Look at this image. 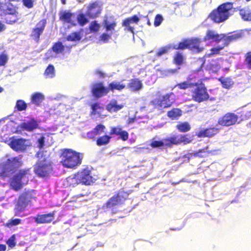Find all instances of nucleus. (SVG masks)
Returning <instances> with one entry per match:
<instances>
[{"mask_svg": "<svg viewBox=\"0 0 251 251\" xmlns=\"http://www.w3.org/2000/svg\"><path fill=\"white\" fill-rule=\"evenodd\" d=\"M222 87L226 89L230 88L233 84V82L232 80L229 78H226V79H219Z\"/></svg>", "mask_w": 251, "mask_h": 251, "instance_id": "49530a36", "label": "nucleus"}, {"mask_svg": "<svg viewBox=\"0 0 251 251\" xmlns=\"http://www.w3.org/2000/svg\"><path fill=\"white\" fill-rule=\"evenodd\" d=\"M47 25V20L45 19L39 21L33 28L30 36L36 42L40 40V36L43 33Z\"/></svg>", "mask_w": 251, "mask_h": 251, "instance_id": "4468645a", "label": "nucleus"}, {"mask_svg": "<svg viewBox=\"0 0 251 251\" xmlns=\"http://www.w3.org/2000/svg\"><path fill=\"white\" fill-rule=\"evenodd\" d=\"M51 50L54 52L56 54L61 53L63 50V44L61 42H57L55 43L53 45Z\"/></svg>", "mask_w": 251, "mask_h": 251, "instance_id": "a18cd8bd", "label": "nucleus"}, {"mask_svg": "<svg viewBox=\"0 0 251 251\" xmlns=\"http://www.w3.org/2000/svg\"><path fill=\"white\" fill-rule=\"evenodd\" d=\"M203 65L204 62L202 63L199 69L193 70L191 72L186 81L177 83L175 85V87H177L180 90H186L194 87L196 82H192L191 80L193 79H199V80L201 81L206 80V78L204 77V73L203 70Z\"/></svg>", "mask_w": 251, "mask_h": 251, "instance_id": "20e7f679", "label": "nucleus"}, {"mask_svg": "<svg viewBox=\"0 0 251 251\" xmlns=\"http://www.w3.org/2000/svg\"><path fill=\"white\" fill-rule=\"evenodd\" d=\"M109 134L111 136L113 135L119 136L120 139L123 141H126L129 136L128 133L126 130H123L120 126L111 127Z\"/></svg>", "mask_w": 251, "mask_h": 251, "instance_id": "4be33fe9", "label": "nucleus"}, {"mask_svg": "<svg viewBox=\"0 0 251 251\" xmlns=\"http://www.w3.org/2000/svg\"><path fill=\"white\" fill-rule=\"evenodd\" d=\"M17 177L22 181L25 180L26 183L28 181L29 173V169H22L15 174Z\"/></svg>", "mask_w": 251, "mask_h": 251, "instance_id": "473e14b6", "label": "nucleus"}, {"mask_svg": "<svg viewBox=\"0 0 251 251\" xmlns=\"http://www.w3.org/2000/svg\"><path fill=\"white\" fill-rule=\"evenodd\" d=\"M103 25L107 31H112L115 29L116 26V22L113 21L110 23L107 19L104 18L103 21Z\"/></svg>", "mask_w": 251, "mask_h": 251, "instance_id": "ea45409f", "label": "nucleus"}, {"mask_svg": "<svg viewBox=\"0 0 251 251\" xmlns=\"http://www.w3.org/2000/svg\"><path fill=\"white\" fill-rule=\"evenodd\" d=\"M75 15L74 13L70 12H64V21L71 24L73 25H75Z\"/></svg>", "mask_w": 251, "mask_h": 251, "instance_id": "58836bf2", "label": "nucleus"}, {"mask_svg": "<svg viewBox=\"0 0 251 251\" xmlns=\"http://www.w3.org/2000/svg\"><path fill=\"white\" fill-rule=\"evenodd\" d=\"M34 193L33 190H27L19 196L14 209L15 216H20L21 213L25 210L28 203L34 198Z\"/></svg>", "mask_w": 251, "mask_h": 251, "instance_id": "423d86ee", "label": "nucleus"}, {"mask_svg": "<svg viewBox=\"0 0 251 251\" xmlns=\"http://www.w3.org/2000/svg\"><path fill=\"white\" fill-rule=\"evenodd\" d=\"M22 155L8 158L0 164V177H7L23 165Z\"/></svg>", "mask_w": 251, "mask_h": 251, "instance_id": "f03ea898", "label": "nucleus"}, {"mask_svg": "<svg viewBox=\"0 0 251 251\" xmlns=\"http://www.w3.org/2000/svg\"><path fill=\"white\" fill-rule=\"evenodd\" d=\"M46 78H52L54 75V68L53 65H49L44 72Z\"/></svg>", "mask_w": 251, "mask_h": 251, "instance_id": "37998d69", "label": "nucleus"}, {"mask_svg": "<svg viewBox=\"0 0 251 251\" xmlns=\"http://www.w3.org/2000/svg\"><path fill=\"white\" fill-rule=\"evenodd\" d=\"M140 21V18L136 15H134L131 17L125 19L122 23V25L126 27L125 29L130 32L133 34H134V28L131 26V24H138Z\"/></svg>", "mask_w": 251, "mask_h": 251, "instance_id": "aec40b11", "label": "nucleus"}, {"mask_svg": "<svg viewBox=\"0 0 251 251\" xmlns=\"http://www.w3.org/2000/svg\"><path fill=\"white\" fill-rule=\"evenodd\" d=\"M8 57L5 51L0 54V66H3L7 63Z\"/></svg>", "mask_w": 251, "mask_h": 251, "instance_id": "6e6d98bb", "label": "nucleus"}, {"mask_svg": "<svg viewBox=\"0 0 251 251\" xmlns=\"http://www.w3.org/2000/svg\"><path fill=\"white\" fill-rule=\"evenodd\" d=\"M126 87V85L123 83L113 81L108 84L107 87L109 92L111 91L113 93L116 90L121 91L124 89Z\"/></svg>", "mask_w": 251, "mask_h": 251, "instance_id": "c85d7f7f", "label": "nucleus"}, {"mask_svg": "<svg viewBox=\"0 0 251 251\" xmlns=\"http://www.w3.org/2000/svg\"><path fill=\"white\" fill-rule=\"evenodd\" d=\"M43 100V96L39 93L34 94L31 97V102L39 105Z\"/></svg>", "mask_w": 251, "mask_h": 251, "instance_id": "79ce46f5", "label": "nucleus"}, {"mask_svg": "<svg viewBox=\"0 0 251 251\" xmlns=\"http://www.w3.org/2000/svg\"><path fill=\"white\" fill-rule=\"evenodd\" d=\"M127 87L133 92L140 90L143 87L142 81L139 78H132L129 80Z\"/></svg>", "mask_w": 251, "mask_h": 251, "instance_id": "a878e982", "label": "nucleus"}, {"mask_svg": "<svg viewBox=\"0 0 251 251\" xmlns=\"http://www.w3.org/2000/svg\"><path fill=\"white\" fill-rule=\"evenodd\" d=\"M105 129V126L103 125L99 124L95 126L93 130L95 131L97 134L99 135L103 132Z\"/></svg>", "mask_w": 251, "mask_h": 251, "instance_id": "4d7b16f0", "label": "nucleus"}, {"mask_svg": "<svg viewBox=\"0 0 251 251\" xmlns=\"http://www.w3.org/2000/svg\"><path fill=\"white\" fill-rule=\"evenodd\" d=\"M102 4L100 1L96 0L90 2L87 8L86 14L90 18L98 17L102 11Z\"/></svg>", "mask_w": 251, "mask_h": 251, "instance_id": "ddd939ff", "label": "nucleus"}, {"mask_svg": "<svg viewBox=\"0 0 251 251\" xmlns=\"http://www.w3.org/2000/svg\"><path fill=\"white\" fill-rule=\"evenodd\" d=\"M64 185L66 187H75L79 184L77 176H75V174L73 176L67 177L65 181Z\"/></svg>", "mask_w": 251, "mask_h": 251, "instance_id": "7c9ffc66", "label": "nucleus"}, {"mask_svg": "<svg viewBox=\"0 0 251 251\" xmlns=\"http://www.w3.org/2000/svg\"><path fill=\"white\" fill-rule=\"evenodd\" d=\"M182 114V110L177 108H174L167 112V116L172 120L178 119Z\"/></svg>", "mask_w": 251, "mask_h": 251, "instance_id": "2f4dec72", "label": "nucleus"}, {"mask_svg": "<svg viewBox=\"0 0 251 251\" xmlns=\"http://www.w3.org/2000/svg\"><path fill=\"white\" fill-rule=\"evenodd\" d=\"M208 146H206L203 149H200L197 151L190 153V158H206L209 156L215 155L218 150H208Z\"/></svg>", "mask_w": 251, "mask_h": 251, "instance_id": "6ab92c4d", "label": "nucleus"}, {"mask_svg": "<svg viewBox=\"0 0 251 251\" xmlns=\"http://www.w3.org/2000/svg\"><path fill=\"white\" fill-rule=\"evenodd\" d=\"M225 47L223 45V46H218L217 47L213 48L210 49V52L206 54V56L207 57H210L214 55L219 54L220 53V51L222 50Z\"/></svg>", "mask_w": 251, "mask_h": 251, "instance_id": "de8ad7c7", "label": "nucleus"}, {"mask_svg": "<svg viewBox=\"0 0 251 251\" xmlns=\"http://www.w3.org/2000/svg\"><path fill=\"white\" fill-rule=\"evenodd\" d=\"M38 127V124L37 121L34 119H31L26 122L22 123L21 128L27 131L31 132Z\"/></svg>", "mask_w": 251, "mask_h": 251, "instance_id": "393cba45", "label": "nucleus"}, {"mask_svg": "<svg viewBox=\"0 0 251 251\" xmlns=\"http://www.w3.org/2000/svg\"><path fill=\"white\" fill-rule=\"evenodd\" d=\"M111 38V35L107 33H103L99 37V40L103 43H107Z\"/></svg>", "mask_w": 251, "mask_h": 251, "instance_id": "052dcab7", "label": "nucleus"}, {"mask_svg": "<svg viewBox=\"0 0 251 251\" xmlns=\"http://www.w3.org/2000/svg\"><path fill=\"white\" fill-rule=\"evenodd\" d=\"M222 40L224 41L223 45L225 47L227 46L230 43L237 41L241 38L243 34L240 31H234L227 34H222Z\"/></svg>", "mask_w": 251, "mask_h": 251, "instance_id": "f3484780", "label": "nucleus"}, {"mask_svg": "<svg viewBox=\"0 0 251 251\" xmlns=\"http://www.w3.org/2000/svg\"><path fill=\"white\" fill-rule=\"evenodd\" d=\"M204 42L212 41L217 43L222 40L221 34H218L214 30L208 29L203 38Z\"/></svg>", "mask_w": 251, "mask_h": 251, "instance_id": "b1692460", "label": "nucleus"}, {"mask_svg": "<svg viewBox=\"0 0 251 251\" xmlns=\"http://www.w3.org/2000/svg\"><path fill=\"white\" fill-rule=\"evenodd\" d=\"M188 49L195 53H199L204 50V47L201 46V39L199 38H187Z\"/></svg>", "mask_w": 251, "mask_h": 251, "instance_id": "a211bd4d", "label": "nucleus"}, {"mask_svg": "<svg viewBox=\"0 0 251 251\" xmlns=\"http://www.w3.org/2000/svg\"><path fill=\"white\" fill-rule=\"evenodd\" d=\"M100 28V25L96 21L92 22L89 26L90 31L93 33H97L99 31Z\"/></svg>", "mask_w": 251, "mask_h": 251, "instance_id": "8fccbe9b", "label": "nucleus"}, {"mask_svg": "<svg viewBox=\"0 0 251 251\" xmlns=\"http://www.w3.org/2000/svg\"><path fill=\"white\" fill-rule=\"evenodd\" d=\"M82 153L71 149H64V167L75 169L82 162Z\"/></svg>", "mask_w": 251, "mask_h": 251, "instance_id": "7ed1b4c3", "label": "nucleus"}, {"mask_svg": "<svg viewBox=\"0 0 251 251\" xmlns=\"http://www.w3.org/2000/svg\"><path fill=\"white\" fill-rule=\"evenodd\" d=\"M87 16V14L83 13H80L77 15L76 17H75V19L79 25L83 26L88 23L89 20Z\"/></svg>", "mask_w": 251, "mask_h": 251, "instance_id": "f704fd0d", "label": "nucleus"}, {"mask_svg": "<svg viewBox=\"0 0 251 251\" xmlns=\"http://www.w3.org/2000/svg\"><path fill=\"white\" fill-rule=\"evenodd\" d=\"M129 194L127 191L121 189L116 192L104 204L103 206L108 209L115 208L116 206L123 204L128 199Z\"/></svg>", "mask_w": 251, "mask_h": 251, "instance_id": "6e6552de", "label": "nucleus"}, {"mask_svg": "<svg viewBox=\"0 0 251 251\" xmlns=\"http://www.w3.org/2000/svg\"><path fill=\"white\" fill-rule=\"evenodd\" d=\"M34 2V1L33 0H22L23 5L28 9L33 7Z\"/></svg>", "mask_w": 251, "mask_h": 251, "instance_id": "680f3d73", "label": "nucleus"}, {"mask_svg": "<svg viewBox=\"0 0 251 251\" xmlns=\"http://www.w3.org/2000/svg\"><path fill=\"white\" fill-rule=\"evenodd\" d=\"M15 235H12L6 242L9 248H13L16 246Z\"/></svg>", "mask_w": 251, "mask_h": 251, "instance_id": "13d9d810", "label": "nucleus"}, {"mask_svg": "<svg viewBox=\"0 0 251 251\" xmlns=\"http://www.w3.org/2000/svg\"><path fill=\"white\" fill-rule=\"evenodd\" d=\"M238 116L234 113L228 112L218 119L217 123L222 126H229L239 124Z\"/></svg>", "mask_w": 251, "mask_h": 251, "instance_id": "f8f14e48", "label": "nucleus"}, {"mask_svg": "<svg viewBox=\"0 0 251 251\" xmlns=\"http://www.w3.org/2000/svg\"><path fill=\"white\" fill-rule=\"evenodd\" d=\"M27 107V104L23 100H17L15 108L18 111H22L25 110Z\"/></svg>", "mask_w": 251, "mask_h": 251, "instance_id": "c03bdc74", "label": "nucleus"}, {"mask_svg": "<svg viewBox=\"0 0 251 251\" xmlns=\"http://www.w3.org/2000/svg\"><path fill=\"white\" fill-rule=\"evenodd\" d=\"M234 9L232 2H225L213 9L209 14L208 18L214 23H223L233 15L235 11Z\"/></svg>", "mask_w": 251, "mask_h": 251, "instance_id": "f257e3e1", "label": "nucleus"}, {"mask_svg": "<svg viewBox=\"0 0 251 251\" xmlns=\"http://www.w3.org/2000/svg\"><path fill=\"white\" fill-rule=\"evenodd\" d=\"M245 64L247 69L251 70V51L247 52L244 56Z\"/></svg>", "mask_w": 251, "mask_h": 251, "instance_id": "864d4df0", "label": "nucleus"}, {"mask_svg": "<svg viewBox=\"0 0 251 251\" xmlns=\"http://www.w3.org/2000/svg\"><path fill=\"white\" fill-rule=\"evenodd\" d=\"M54 218V212L44 214H38L34 217L35 222L38 224L50 223Z\"/></svg>", "mask_w": 251, "mask_h": 251, "instance_id": "412c9836", "label": "nucleus"}, {"mask_svg": "<svg viewBox=\"0 0 251 251\" xmlns=\"http://www.w3.org/2000/svg\"><path fill=\"white\" fill-rule=\"evenodd\" d=\"M22 223V220L20 219H12L9 220L5 224L6 226L11 228L13 226L18 225Z\"/></svg>", "mask_w": 251, "mask_h": 251, "instance_id": "3c124183", "label": "nucleus"}, {"mask_svg": "<svg viewBox=\"0 0 251 251\" xmlns=\"http://www.w3.org/2000/svg\"><path fill=\"white\" fill-rule=\"evenodd\" d=\"M0 4L1 13L5 16V23L11 25L16 23L19 19L18 7L11 3H1Z\"/></svg>", "mask_w": 251, "mask_h": 251, "instance_id": "39448f33", "label": "nucleus"}, {"mask_svg": "<svg viewBox=\"0 0 251 251\" xmlns=\"http://www.w3.org/2000/svg\"><path fill=\"white\" fill-rule=\"evenodd\" d=\"M169 145L180 144L179 136H173L166 139Z\"/></svg>", "mask_w": 251, "mask_h": 251, "instance_id": "5fc2aeb1", "label": "nucleus"}, {"mask_svg": "<svg viewBox=\"0 0 251 251\" xmlns=\"http://www.w3.org/2000/svg\"><path fill=\"white\" fill-rule=\"evenodd\" d=\"M164 145V143L162 141H156L152 140V142L150 144V146L152 148H156L163 147Z\"/></svg>", "mask_w": 251, "mask_h": 251, "instance_id": "bf43d9fd", "label": "nucleus"}, {"mask_svg": "<svg viewBox=\"0 0 251 251\" xmlns=\"http://www.w3.org/2000/svg\"><path fill=\"white\" fill-rule=\"evenodd\" d=\"M220 128L217 127H209L200 130L197 136L199 138L212 137L219 133Z\"/></svg>", "mask_w": 251, "mask_h": 251, "instance_id": "5701e85b", "label": "nucleus"}, {"mask_svg": "<svg viewBox=\"0 0 251 251\" xmlns=\"http://www.w3.org/2000/svg\"><path fill=\"white\" fill-rule=\"evenodd\" d=\"M174 95L172 92L167 93L157 99L153 100L151 102L156 107L165 109L170 107L174 103L172 97Z\"/></svg>", "mask_w": 251, "mask_h": 251, "instance_id": "9b49d317", "label": "nucleus"}, {"mask_svg": "<svg viewBox=\"0 0 251 251\" xmlns=\"http://www.w3.org/2000/svg\"><path fill=\"white\" fill-rule=\"evenodd\" d=\"M200 82H196L194 89L191 91L192 100L197 102L201 103L206 101L209 100L210 96L207 89L202 81L199 80Z\"/></svg>", "mask_w": 251, "mask_h": 251, "instance_id": "0eeeda50", "label": "nucleus"}, {"mask_svg": "<svg viewBox=\"0 0 251 251\" xmlns=\"http://www.w3.org/2000/svg\"><path fill=\"white\" fill-rule=\"evenodd\" d=\"M45 138L42 136L38 140V147L41 149H43L45 146Z\"/></svg>", "mask_w": 251, "mask_h": 251, "instance_id": "774afa93", "label": "nucleus"}, {"mask_svg": "<svg viewBox=\"0 0 251 251\" xmlns=\"http://www.w3.org/2000/svg\"><path fill=\"white\" fill-rule=\"evenodd\" d=\"M26 140L23 138H15L14 137L11 139L9 145L10 148L16 152H23L26 150Z\"/></svg>", "mask_w": 251, "mask_h": 251, "instance_id": "2eb2a0df", "label": "nucleus"}, {"mask_svg": "<svg viewBox=\"0 0 251 251\" xmlns=\"http://www.w3.org/2000/svg\"><path fill=\"white\" fill-rule=\"evenodd\" d=\"M111 136L108 135H104L97 138L96 144L99 146H101L108 144L111 139Z\"/></svg>", "mask_w": 251, "mask_h": 251, "instance_id": "72a5a7b5", "label": "nucleus"}, {"mask_svg": "<svg viewBox=\"0 0 251 251\" xmlns=\"http://www.w3.org/2000/svg\"><path fill=\"white\" fill-rule=\"evenodd\" d=\"M97 136L98 135L94 130L88 132L86 134V136L87 138L89 139H92L94 140H96Z\"/></svg>", "mask_w": 251, "mask_h": 251, "instance_id": "338daca9", "label": "nucleus"}, {"mask_svg": "<svg viewBox=\"0 0 251 251\" xmlns=\"http://www.w3.org/2000/svg\"><path fill=\"white\" fill-rule=\"evenodd\" d=\"M124 107L123 104H118L116 100H113L106 106V110L109 112H115Z\"/></svg>", "mask_w": 251, "mask_h": 251, "instance_id": "c756f323", "label": "nucleus"}, {"mask_svg": "<svg viewBox=\"0 0 251 251\" xmlns=\"http://www.w3.org/2000/svg\"><path fill=\"white\" fill-rule=\"evenodd\" d=\"M75 176H77L79 184L86 186L92 185L95 181L92 176L91 168L87 165L75 173Z\"/></svg>", "mask_w": 251, "mask_h": 251, "instance_id": "1a4fd4ad", "label": "nucleus"}, {"mask_svg": "<svg viewBox=\"0 0 251 251\" xmlns=\"http://www.w3.org/2000/svg\"><path fill=\"white\" fill-rule=\"evenodd\" d=\"M184 57L181 52L177 51L173 56V63L177 65H181L183 63Z\"/></svg>", "mask_w": 251, "mask_h": 251, "instance_id": "e433bc0d", "label": "nucleus"}, {"mask_svg": "<svg viewBox=\"0 0 251 251\" xmlns=\"http://www.w3.org/2000/svg\"><path fill=\"white\" fill-rule=\"evenodd\" d=\"M180 144H188L192 141V138L188 134L180 135L179 136Z\"/></svg>", "mask_w": 251, "mask_h": 251, "instance_id": "603ef678", "label": "nucleus"}, {"mask_svg": "<svg viewBox=\"0 0 251 251\" xmlns=\"http://www.w3.org/2000/svg\"><path fill=\"white\" fill-rule=\"evenodd\" d=\"M91 92L93 96L96 98H100L106 96L109 93L108 87L104 86L102 82H99L93 84Z\"/></svg>", "mask_w": 251, "mask_h": 251, "instance_id": "dca6fc26", "label": "nucleus"}, {"mask_svg": "<svg viewBox=\"0 0 251 251\" xmlns=\"http://www.w3.org/2000/svg\"><path fill=\"white\" fill-rule=\"evenodd\" d=\"M91 106L92 110V112L94 114H96L97 113V110L98 109L102 108L100 106V103L98 102H95L92 104Z\"/></svg>", "mask_w": 251, "mask_h": 251, "instance_id": "69168bd1", "label": "nucleus"}, {"mask_svg": "<svg viewBox=\"0 0 251 251\" xmlns=\"http://www.w3.org/2000/svg\"><path fill=\"white\" fill-rule=\"evenodd\" d=\"M170 48H172V47H164L158 50V51L156 53L157 56H161V55L166 54L168 52Z\"/></svg>", "mask_w": 251, "mask_h": 251, "instance_id": "e2e57ef3", "label": "nucleus"}, {"mask_svg": "<svg viewBox=\"0 0 251 251\" xmlns=\"http://www.w3.org/2000/svg\"><path fill=\"white\" fill-rule=\"evenodd\" d=\"M67 39L70 41H77L81 39V35L78 32H74L69 35Z\"/></svg>", "mask_w": 251, "mask_h": 251, "instance_id": "09e8293b", "label": "nucleus"}, {"mask_svg": "<svg viewBox=\"0 0 251 251\" xmlns=\"http://www.w3.org/2000/svg\"><path fill=\"white\" fill-rule=\"evenodd\" d=\"M176 127L181 132H186L189 131L191 129L190 124L186 122H182L176 125Z\"/></svg>", "mask_w": 251, "mask_h": 251, "instance_id": "a19ab883", "label": "nucleus"}, {"mask_svg": "<svg viewBox=\"0 0 251 251\" xmlns=\"http://www.w3.org/2000/svg\"><path fill=\"white\" fill-rule=\"evenodd\" d=\"M242 19L244 21H251V9L249 6L245 7H239L237 8Z\"/></svg>", "mask_w": 251, "mask_h": 251, "instance_id": "cd10ccee", "label": "nucleus"}, {"mask_svg": "<svg viewBox=\"0 0 251 251\" xmlns=\"http://www.w3.org/2000/svg\"><path fill=\"white\" fill-rule=\"evenodd\" d=\"M24 183L23 182L17 177L16 175H14L11 178L9 181V185L10 188L15 191H19L20 190L23 186Z\"/></svg>", "mask_w": 251, "mask_h": 251, "instance_id": "bb28decb", "label": "nucleus"}, {"mask_svg": "<svg viewBox=\"0 0 251 251\" xmlns=\"http://www.w3.org/2000/svg\"><path fill=\"white\" fill-rule=\"evenodd\" d=\"M172 49L176 50H184L188 49V44L187 38L183 39L181 42L176 45H174L172 47Z\"/></svg>", "mask_w": 251, "mask_h": 251, "instance_id": "c9c22d12", "label": "nucleus"}, {"mask_svg": "<svg viewBox=\"0 0 251 251\" xmlns=\"http://www.w3.org/2000/svg\"><path fill=\"white\" fill-rule=\"evenodd\" d=\"M207 67L212 72L217 73L219 71L221 66L218 62L213 60L208 64Z\"/></svg>", "mask_w": 251, "mask_h": 251, "instance_id": "4c0bfd02", "label": "nucleus"}, {"mask_svg": "<svg viewBox=\"0 0 251 251\" xmlns=\"http://www.w3.org/2000/svg\"><path fill=\"white\" fill-rule=\"evenodd\" d=\"M163 21L162 16L160 14H157L155 16L154 21V25L155 26H159Z\"/></svg>", "mask_w": 251, "mask_h": 251, "instance_id": "0e129e2a", "label": "nucleus"}, {"mask_svg": "<svg viewBox=\"0 0 251 251\" xmlns=\"http://www.w3.org/2000/svg\"><path fill=\"white\" fill-rule=\"evenodd\" d=\"M52 168L50 162L46 158L39 159L36 163L34 168V172L38 176L46 177L52 172Z\"/></svg>", "mask_w": 251, "mask_h": 251, "instance_id": "9d476101", "label": "nucleus"}]
</instances>
